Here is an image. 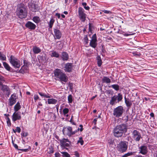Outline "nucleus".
<instances>
[{
    "mask_svg": "<svg viewBox=\"0 0 157 157\" xmlns=\"http://www.w3.org/2000/svg\"><path fill=\"white\" fill-rule=\"evenodd\" d=\"M105 93L108 94H110L111 95H113L114 93L113 91L111 90H106L105 91Z\"/></svg>",
    "mask_w": 157,
    "mask_h": 157,
    "instance_id": "obj_41",
    "label": "nucleus"
},
{
    "mask_svg": "<svg viewBox=\"0 0 157 157\" xmlns=\"http://www.w3.org/2000/svg\"><path fill=\"white\" fill-rule=\"evenodd\" d=\"M108 143L109 145H113L115 144L114 140L112 139H109L108 140Z\"/></svg>",
    "mask_w": 157,
    "mask_h": 157,
    "instance_id": "obj_35",
    "label": "nucleus"
},
{
    "mask_svg": "<svg viewBox=\"0 0 157 157\" xmlns=\"http://www.w3.org/2000/svg\"><path fill=\"white\" fill-rule=\"evenodd\" d=\"M25 27L31 30H34L36 28V25L30 21H28L25 24Z\"/></svg>",
    "mask_w": 157,
    "mask_h": 157,
    "instance_id": "obj_15",
    "label": "nucleus"
},
{
    "mask_svg": "<svg viewBox=\"0 0 157 157\" xmlns=\"http://www.w3.org/2000/svg\"><path fill=\"white\" fill-rule=\"evenodd\" d=\"M5 81L4 77L1 75H0V85L3 83Z\"/></svg>",
    "mask_w": 157,
    "mask_h": 157,
    "instance_id": "obj_44",
    "label": "nucleus"
},
{
    "mask_svg": "<svg viewBox=\"0 0 157 157\" xmlns=\"http://www.w3.org/2000/svg\"><path fill=\"white\" fill-rule=\"evenodd\" d=\"M0 59L2 60H6V56L0 52Z\"/></svg>",
    "mask_w": 157,
    "mask_h": 157,
    "instance_id": "obj_37",
    "label": "nucleus"
},
{
    "mask_svg": "<svg viewBox=\"0 0 157 157\" xmlns=\"http://www.w3.org/2000/svg\"><path fill=\"white\" fill-rule=\"evenodd\" d=\"M132 137L136 142H139L142 138L140 133L136 130H134L132 132Z\"/></svg>",
    "mask_w": 157,
    "mask_h": 157,
    "instance_id": "obj_9",
    "label": "nucleus"
},
{
    "mask_svg": "<svg viewBox=\"0 0 157 157\" xmlns=\"http://www.w3.org/2000/svg\"><path fill=\"white\" fill-rule=\"evenodd\" d=\"M48 104H55L56 103L57 101L56 99L53 98H50L48 99Z\"/></svg>",
    "mask_w": 157,
    "mask_h": 157,
    "instance_id": "obj_24",
    "label": "nucleus"
},
{
    "mask_svg": "<svg viewBox=\"0 0 157 157\" xmlns=\"http://www.w3.org/2000/svg\"><path fill=\"white\" fill-rule=\"evenodd\" d=\"M17 14L19 17L21 19L26 17L27 15V11L26 7L23 4L19 7L17 12Z\"/></svg>",
    "mask_w": 157,
    "mask_h": 157,
    "instance_id": "obj_3",
    "label": "nucleus"
},
{
    "mask_svg": "<svg viewBox=\"0 0 157 157\" xmlns=\"http://www.w3.org/2000/svg\"><path fill=\"white\" fill-rule=\"evenodd\" d=\"M58 140L60 142L61 146L63 149L64 148L67 150H68V147H69L71 142L68 139L63 138L61 140Z\"/></svg>",
    "mask_w": 157,
    "mask_h": 157,
    "instance_id": "obj_8",
    "label": "nucleus"
},
{
    "mask_svg": "<svg viewBox=\"0 0 157 157\" xmlns=\"http://www.w3.org/2000/svg\"><path fill=\"white\" fill-rule=\"evenodd\" d=\"M64 70L66 71L70 72L71 71L72 64L71 63H67L65 65Z\"/></svg>",
    "mask_w": 157,
    "mask_h": 157,
    "instance_id": "obj_18",
    "label": "nucleus"
},
{
    "mask_svg": "<svg viewBox=\"0 0 157 157\" xmlns=\"http://www.w3.org/2000/svg\"><path fill=\"white\" fill-rule=\"evenodd\" d=\"M12 120L15 121L17 120H20L21 119V117L20 115V113L19 112H15L12 115Z\"/></svg>",
    "mask_w": 157,
    "mask_h": 157,
    "instance_id": "obj_16",
    "label": "nucleus"
},
{
    "mask_svg": "<svg viewBox=\"0 0 157 157\" xmlns=\"http://www.w3.org/2000/svg\"><path fill=\"white\" fill-rule=\"evenodd\" d=\"M56 16H57L58 18H60V14L59 13H56Z\"/></svg>",
    "mask_w": 157,
    "mask_h": 157,
    "instance_id": "obj_63",
    "label": "nucleus"
},
{
    "mask_svg": "<svg viewBox=\"0 0 157 157\" xmlns=\"http://www.w3.org/2000/svg\"><path fill=\"white\" fill-rule=\"evenodd\" d=\"M128 142L125 141H121L117 144L116 147L117 150L121 153L126 152L128 149Z\"/></svg>",
    "mask_w": 157,
    "mask_h": 157,
    "instance_id": "obj_4",
    "label": "nucleus"
},
{
    "mask_svg": "<svg viewBox=\"0 0 157 157\" xmlns=\"http://www.w3.org/2000/svg\"><path fill=\"white\" fill-rule=\"evenodd\" d=\"M7 124L8 126H11V122H10V121L7 120Z\"/></svg>",
    "mask_w": 157,
    "mask_h": 157,
    "instance_id": "obj_60",
    "label": "nucleus"
},
{
    "mask_svg": "<svg viewBox=\"0 0 157 157\" xmlns=\"http://www.w3.org/2000/svg\"><path fill=\"white\" fill-rule=\"evenodd\" d=\"M124 111L123 107L120 105L114 109L113 114L115 117L119 118L122 116Z\"/></svg>",
    "mask_w": 157,
    "mask_h": 157,
    "instance_id": "obj_5",
    "label": "nucleus"
},
{
    "mask_svg": "<svg viewBox=\"0 0 157 157\" xmlns=\"http://www.w3.org/2000/svg\"><path fill=\"white\" fill-rule=\"evenodd\" d=\"M86 14H81L79 15V18L80 20L82 22H84L86 19Z\"/></svg>",
    "mask_w": 157,
    "mask_h": 157,
    "instance_id": "obj_31",
    "label": "nucleus"
},
{
    "mask_svg": "<svg viewBox=\"0 0 157 157\" xmlns=\"http://www.w3.org/2000/svg\"><path fill=\"white\" fill-rule=\"evenodd\" d=\"M84 10L82 8L79 7V15L81 14H85L84 13Z\"/></svg>",
    "mask_w": 157,
    "mask_h": 157,
    "instance_id": "obj_42",
    "label": "nucleus"
},
{
    "mask_svg": "<svg viewBox=\"0 0 157 157\" xmlns=\"http://www.w3.org/2000/svg\"><path fill=\"white\" fill-rule=\"evenodd\" d=\"M54 74L55 76L60 82H67L68 79L67 76L61 70L56 69L54 71Z\"/></svg>",
    "mask_w": 157,
    "mask_h": 157,
    "instance_id": "obj_2",
    "label": "nucleus"
},
{
    "mask_svg": "<svg viewBox=\"0 0 157 157\" xmlns=\"http://www.w3.org/2000/svg\"><path fill=\"white\" fill-rule=\"evenodd\" d=\"M55 21L53 18H51L49 22V26L50 28H51L52 27L53 24L54 22Z\"/></svg>",
    "mask_w": 157,
    "mask_h": 157,
    "instance_id": "obj_36",
    "label": "nucleus"
},
{
    "mask_svg": "<svg viewBox=\"0 0 157 157\" xmlns=\"http://www.w3.org/2000/svg\"><path fill=\"white\" fill-rule=\"evenodd\" d=\"M82 6H83L85 10H89L90 8L88 6H86L87 5V4L86 3V2L82 3Z\"/></svg>",
    "mask_w": 157,
    "mask_h": 157,
    "instance_id": "obj_40",
    "label": "nucleus"
},
{
    "mask_svg": "<svg viewBox=\"0 0 157 157\" xmlns=\"http://www.w3.org/2000/svg\"><path fill=\"white\" fill-rule=\"evenodd\" d=\"M3 65L7 71H10L11 68L10 66L6 62H3Z\"/></svg>",
    "mask_w": 157,
    "mask_h": 157,
    "instance_id": "obj_28",
    "label": "nucleus"
},
{
    "mask_svg": "<svg viewBox=\"0 0 157 157\" xmlns=\"http://www.w3.org/2000/svg\"><path fill=\"white\" fill-rule=\"evenodd\" d=\"M62 59L63 60H67L68 59V55L66 52H63L62 54Z\"/></svg>",
    "mask_w": 157,
    "mask_h": 157,
    "instance_id": "obj_23",
    "label": "nucleus"
},
{
    "mask_svg": "<svg viewBox=\"0 0 157 157\" xmlns=\"http://www.w3.org/2000/svg\"><path fill=\"white\" fill-rule=\"evenodd\" d=\"M37 58L39 63H46L48 60L47 55L44 53H41L38 56Z\"/></svg>",
    "mask_w": 157,
    "mask_h": 157,
    "instance_id": "obj_11",
    "label": "nucleus"
},
{
    "mask_svg": "<svg viewBox=\"0 0 157 157\" xmlns=\"http://www.w3.org/2000/svg\"><path fill=\"white\" fill-rule=\"evenodd\" d=\"M16 130H17V132L18 133H20L21 132V128L19 127H17Z\"/></svg>",
    "mask_w": 157,
    "mask_h": 157,
    "instance_id": "obj_59",
    "label": "nucleus"
},
{
    "mask_svg": "<svg viewBox=\"0 0 157 157\" xmlns=\"http://www.w3.org/2000/svg\"><path fill=\"white\" fill-rule=\"evenodd\" d=\"M97 64L98 67H101L102 63V61L101 57L100 56H98L97 58Z\"/></svg>",
    "mask_w": 157,
    "mask_h": 157,
    "instance_id": "obj_27",
    "label": "nucleus"
},
{
    "mask_svg": "<svg viewBox=\"0 0 157 157\" xmlns=\"http://www.w3.org/2000/svg\"><path fill=\"white\" fill-rule=\"evenodd\" d=\"M34 99L35 102L37 100L40 99L39 96L37 95H35L34 96Z\"/></svg>",
    "mask_w": 157,
    "mask_h": 157,
    "instance_id": "obj_50",
    "label": "nucleus"
},
{
    "mask_svg": "<svg viewBox=\"0 0 157 157\" xmlns=\"http://www.w3.org/2000/svg\"><path fill=\"white\" fill-rule=\"evenodd\" d=\"M12 143H13V146L16 149H17V150H18V149H19L18 148V147L17 146V145L16 144H15L13 140H12Z\"/></svg>",
    "mask_w": 157,
    "mask_h": 157,
    "instance_id": "obj_53",
    "label": "nucleus"
},
{
    "mask_svg": "<svg viewBox=\"0 0 157 157\" xmlns=\"http://www.w3.org/2000/svg\"><path fill=\"white\" fill-rule=\"evenodd\" d=\"M33 50L35 54H37L40 53L41 51V49L38 47L36 46H34L33 48Z\"/></svg>",
    "mask_w": 157,
    "mask_h": 157,
    "instance_id": "obj_26",
    "label": "nucleus"
},
{
    "mask_svg": "<svg viewBox=\"0 0 157 157\" xmlns=\"http://www.w3.org/2000/svg\"><path fill=\"white\" fill-rule=\"evenodd\" d=\"M139 153L143 155H145L148 152L147 147L144 145H141L139 147Z\"/></svg>",
    "mask_w": 157,
    "mask_h": 157,
    "instance_id": "obj_13",
    "label": "nucleus"
},
{
    "mask_svg": "<svg viewBox=\"0 0 157 157\" xmlns=\"http://www.w3.org/2000/svg\"><path fill=\"white\" fill-rule=\"evenodd\" d=\"M55 156L56 157H60V155L58 153H56L55 154Z\"/></svg>",
    "mask_w": 157,
    "mask_h": 157,
    "instance_id": "obj_62",
    "label": "nucleus"
},
{
    "mask_svg": "<svg viewBox=\"0 0 157 157\" xmlns=\"http://www.w3.org/2000/svg\"><path fill=\"white\" fill-rule=\"evenodd\" d=\"M24 65L27 66H28L30 64V63L27 61L26 60H24Z\"/></svg>",
    "mask_w": 157,
    "mask_h": 157,
    "instance_id": "obj_48",
    "label": "nucleus"
},
{
    "mask_svg": "<svg viewBox=\"0 0 157 157\" xmlns=\"http://www.w3.org/2000/svg\"><path fill=\"white\" fill-rule=\"evenodd\" d=\"M72 130V128L71 127L68 126L64 127L62 131L64 135H67L70 136H71V131Z\"/></svg>",
    "mask_w": 157,
    "mask_h": 157,
    "instance_id": "obj_12",
    "label": "nucleus"
},
{
    "mask_svg": "<svg viewBox=\"0 0 157 157\" xmlns=\"http://www.w3.org/2000/svg\"><path fill=\"white\" fill-rule=\"evenodd\" d=\"M84 41L86 42V44H87L88 43V39L87 37H84Z\"/></svg>",
    "mask_w": 157,
    "mask_h": 157,
    "instance_id": "obj_56",
    "label": "nucleus"
},
{
    "mask_svg": "<svg viewBox=\"0 0 157 157\" xmlns=\"http://www.w3.org/2000/svg\"><path fill=\"white\" fill-rule=\"evenodd\" d=\"M93 27V26L90 23L89 25V31L90 32H92V28Z\"/></svg>",
    "mask_w": 157,
    "mask_h": 157,
    "instance_id": "obj_47",
    "label": "nucleus"
},
{
    "mask_svg": "<svg viewBox=\"0 0 157 157\" xmlns=\"http://www.w3.org/2000/svg\"><path fill=\"white\" fill-rule=\"evenodd\" d=\"M127 126L125 124L117 125L114 129L113 135L116 137H121L124 133L127 132Z\"/></svg>",
    "mask_w": 157,
    "mask_h": 157,
    "instance_id": "obj_1",
    "label": "nucleus"
},
{
    "mask_svg": "<svg viewBox=\"0 0 157 157\" xmlns=\"http://www.w3.org/2000/svg\"><path fill=\"white\" fill-rule=\"evenodd\" d=\"M134 152H128L127 153V154L128 156H130L132 155H133L134 154Z\"/></svg>",
    "mask_w": 157,
    "mask_h": 157,
    "instance_id": "obj_55",
    "label": "nucleus"
},
{
    "mask_svg": "<svg viewBox=\"0 0 157 157\" xmlns=\"http://www.w3.org/2000/svg\"><path fill=\"white\" fill-rule=\"evenodd\" d=\"M97 42L96 41L91 40L90 43V46L95 48L97 45Z\"/></svg>",
    "mask_w": 157,
    "mask_h": 157,
    "instance_id": "obj_25",
    "label": "nucleus"
},
{
    "mask_svg": "<svg viewBox=\"0 0 157 157\" xmlns=\"http://www.w3.org/2000/svg\"><path fill=\"white\" fill-rule=\"evenodd\" d=\"M102 83H109L111 82L110 79L108 77L105 76H104L102 79Z\"/></svg>",
    "mask_w": 157,
    "mask_h": 157,
    "instance_id": "obj_22",
    "label": "nucleus"
},
{
    "mask_svg": "<svg viewBox=\"0 0 157 157\" xmlns=\"http://www.w3.org/2000/svg\"><path fill=\"white\" fill-rule=\"evenodd\" d=\"M33 21L36 23H38L40 21V17L38 16H35L33 18Z\"/></svg>",
    "mask_w": 157,
    "mask_h": 157,
    "instance_id": "obj_33",
    "label": "nucleus"
},
{
    "mask_svg": "<svg viewBox=\"0 0 157 157\" xmlns=\"http://www.w3.org/2000/svg\"><path fill=\"white\" fill-rule=\"evenodd\" d=\"M109 88L112 87L115 90L117 91L119 89V86L118 84H113L109 86Z\"/></svg>",
    "mask_w": 157,
    "mask_h": 157,
    "instance_id": "obj_32",
    "label": "nucleus"
},
{
    "mask_svg": "<svg viewBox=\"0 0 157 157\" xmlns=\"http://www.w3.org/2000/svg\"><path fill=\"white\" fill-rule=\"evenodd\" d=\"M28 67L25 65H23L22 67L19 70V72L20 73L24 74L27 72L28 70Z\"/></svg>",
    "mask_w": 157,
    "mask_h": 157,
    "instance_id": "obj_21",
    "label": "nucleus"
},
{
    "mask_svg": "<svg viewBox=\"0 0 157 157\" xmlns=\"http://www.w3.org/2000/svg\"><path fill=\"white\" fill-rule=\"evenodd\" d=\"M51 56L52 57H55L56 58H59V55L58 53L56 51H53L51 55Z\"/></svg>",
    "mask_w": 157,
    "mask_h": 157,
    "instance_id": "obj_34",
    "label": "nucleus"
},
{
    "mask_svg": "<svg viewBox=\"0 0 157 157\" xmlns=\"http://www.w3.org/2000/svg\"><path fill=\"white\" fill-rule=\"evenodd\" d=\"M21 108L20 103L17 102L14 106V110L15 112L17 111Z\"/></svg>",
    "mask_w": 157,
    "mask_h": 157,
    "instance_id": "obj_29",
    "label": "nucleus"
},
{
    "mask_svg": "<svg viewBox=\"0 0 157 157\" xmlns=\"http://www.w3.org/2000/svg\"><path fill=\"white\" fill-rule=\"evenodd\" d=\"M102 12H104V13H106V14H109V13H111V12L109 10H103L102 11Z\"/></svg>",
    "mask_w": 157,
    "mask_h": 157,
    "instance_id": "obj_52",
    "label": "nucleus"
},
{
    "mask_svg": "<svg viewBox=\"0 0 157 157\" xmlns=\"http://www.w3.org/2000/svg\"><path fill=\"white\" fill-rule=\"evenodd\" d=\"M91 40L97 41V38L96 34L95 33L93 35Z\"/></svg>",
    "mask_w": 157,
    "mask_h": 157,
    "instance_id": "obj_45",
    "label": "nucleus"
},
{
    "mask_svg": "<svg viewBox=\"0 0 157 157\" xmlns=\"http://www.w3.org/2000/svg\"><path fill=\"white\" fill-rule=\"evenodd\" d=\"M68 86L70 90H71L73 89V84L71 83H69L68 84Z\"/></svg>",
    "mask_w": 157,
    "mask_h": 157,
    "instance_id": "obj_51",
    "label": "nucleus"
},
{
    "mask_svg": "<svg viewBox=\"0 0 157 157\" xmlns=\"http://www.w3.org/2000/svg\"><path fill=\"white\" fill-rule=\"evenodd\" d=\"M97 119L96 118L94 119L93 121V123H94L95 125H96L97 124Z\"/></svg>",
    "mask_w": 157,
    "mask_h": 157,
    "instance_id": "obj_64",
    "label": "nucleus"
},
{
    "mask_svg": "<svg viewBox=\"0 0 157 157\" xmlns=\"http://www.w3.org/2000/svg\"><path fill=\"white\" fill-rule=\"evenodd\" d=\"M63 157H71L70 155L66 152H62Z\"/></svg>",
    "mask_w": 157,
    "mask_h": 157,
    "instance_id": "obj_39",
    "label": "nucleus"
},
{
    "mask_svg": "<svg viewBox=\"0 0 157 157\" xmlns=\"http://www.w3.org/2000/svg\"><path fill=\"white\" fill-rule=\"evenodd\" d=\"M9 88L8 86L6 85H3L2 84L0 85V90H2L3 92L9 91Z\"/></svg>",
    "mask_w": 157,
    "mask_h": 157,
    "instance_id": "obj_20",
    "label": "nucleus"
},
{
    "mask_svg": "<svg viewBox=\"0 0 157 157\" xmlns=\"http://www.w3.org/2000/svg\"><path fill=\"white\" fill-rule=\"evenodd\" d=\"M38 93L42 97H45L46 98H50L51 97V95L48 94H46L42 92H39Z\"/></svg>",
    "mask_w": 157,
    "mask_h": 157,
    "instance_id": "obj_30",
    "label": "nucleus"
},
{
    "mask_svg": "<svg viewBox=\"0 0 157 157\" xmlns=\"http://www.w3.org/2000/svg\"><path fill=\"white\" fill-rule=\"evenodd\" d=\"M79 127H80V128H79V130H80V132L82 131L83 130V125L82 124H80L79 125Z\"/></svg>",
    "mask_w": 157,
    "mask_h": 157,
    "instance_id": "obj_57",
    "label": "nucleus"
},
{
    "mask_svg": "<svg viewBox=\"0 0 157 157\" xmlns=\"http://www.w3.org/2000/svg\"><path fill=\"white\" fill-rule=\"evenodd\" d=\"M17 98V97L16 96V94H12L10 99H9V104L10 106H12L16 102V99Z\"/></svg>",
    "mask_w": 157,
    "mask_h": 157,
    "instance_id": "obj_14",
    "label": "nucleus"
},
{
    "mask_svg": "<svg viewBox=\"0 0 157 157\" xmlns=\"http://www.w3.org/2000/svg\"><path fill=\"white\" fill-rule=\"evenodd\" d=\"M54 32L55 36V39H60L62 36V33L61 31L58 29L54 28Z\"/></svg>",
    "mask_w": 157,
    "mask_h": 157,
    "instance_id": "obj_17",
    "label": "nucleus"
},
{
    "mask_svg": "<svg viewBox=\"0 0 157 157\" xmlns=\"http://www.w3.org/2000/svg\"><path fill=\"white\" fill-rule=\"evenodd\" d=\"M21 135L23 137H25L28 135V133L27 132H22Z\"/></svg>",
    "mask_w": 157,
    "mask_h": 157,
    "instance_id": "obj_54",
    "label": "nucleus"
},
{
    "mask_svg": "<svg viewBox=\"0 0 157 157\" xmlns=\"http://www.w3.org/2000/svg\"><path fill=\"white\" fill-rule=\"evenodd\" d=\"M34 1H31L29 3V7L31 11L33 12H36L38 10V5L35 4Z\"/></svg>",
    "mask_w": 157,
    "mask_h": 157,
    "instance_id": "obj_10",
    "label": "nucleus"
},
{
    "mask_svg": "<svg viewBox=\"0 0 157 157\" xmlns=\"http://www.w3.org/2000/svg\"><path fill=\"white\" fill-rule=\"evenodd\" d=\"M69 109L68 108H65L63 109V114L66 115V114L68 113L69 112Z\"/></svg>",
    "mask_w": 157,
    "mask_h": 157,
    "instance_id": "obj_43",
    "label": "nucleus"
},
{
    "mask_svg": "<svg viewBox=\"0 0 157 157\" xmlns=\"http://www.w3.org/2000/svg\"><path fill=\"white\" fill-rule=\"evenodd\" d=\"M31 148L30 146H28V148L26 149H19L18 150L21 151H24L25 152H27L29 151H30L31 150Z\"/></svg>",
    "mask_w": 157,
    "mask_h": 157,
    "instance_id": "obj_38",
    "label": "nucleus"
},
{
    "mask_svg": "<svg viewBox=\"0 0 157 157\" xmlns=\"http://www.w3.org/2000/svg\"><path fill=\"white\" fill-rule=\"evenodd\" d=\"M68 100L69 103H71L72 101V98H68Z\"/></svg>",
    "mask_w": 157,
    "mask_h": 157,
    "instance_id": "obj_58",
    "label": "nucleus"
},
{
    "mask_svg": "<svg viewBox=\"0 0 157 157\" xmlns=\"http://www.w3.org/2000/svg\"><path fill=\"white\" fill-rule=\"evenodd\" d=\"M77 131H78V128L77 129V130H76L73 132H72V130L71 131V135L75 134V133L77 132Z\"/></svg>",
    "mask_w": 157,
    "mask_h": 157,
    "instance_id": "obj_61",
    "label": "nucleus"
},
{
    "mask_svg": "<svg viewBox=\"0 0 157 157\" xmlns=\"http://www.w3.org/2000/svg\"><path fill=\"white\" fill-rule=\"evenodd\" d=\"M132 53L134 56H136L138 57L140 56L141 55L140 53H138L136 52H133Z\"/></svg>",
    "mask_w": 157,
    "mask_h": 157,
    "instance_id": "obj_46",
    "label": "nucleus"
},
{
    "mask_svg": "<svg viewBox=\"0 0 157 157\" xmlns=\"http://www.w3.org/2000/svg\"><path fill=\"white\" fill-rule=\"evenodd\" d=\"M79 143H80L81 145H83L84 143V141L82 140V137L79 138Z\"/></svg>",
    "mask_w": 157,
    "mask_h": 157,
    "instance_id": "obj_49",
    "label": "nucleus"
},
{
    "mask_svg": "<svg viewBox=\"0 0 157 157\" xmlns=\"http://www.w3.org/2000/svg\"><path fill=\"white\" fill-rule=\"evenodd\" d=\"M10 62L15 68H19L20 66L19 60L14 56L11 55L9 59Z\"/></svg>",
    "mask_w": 157,
    "mask_h": 157,
    "instance_id": "obj_7",
    "label": "nucleus"
},
{
    "mask_svg": "<svg viewBox=\"0 0 157 157\" xmlns=\"http://www.w3.org/2000/svg\"><path fill=\"white\" fill-rule=\"evenodd\" d=\"M123 95L121 93H118L117 95H114L111 98L109 104L110 105H113L116 103H119L122 101Z\"/></svg>",
    "mask_w": 157,
    "mask_h": 157,
    "instance_id": "obj_6",
    "label": "nucleus"
},
{
    "mask_svg": "<svg viewBox=\"0 0 157 157\" xmlns=\"http://www.w3.org/2000/svg\"><path fill=\"white\" fill-rule=\"evenodd\" d=\"M125 100V103L126 104V106L128 108H130L132 105V101H131L130 99L128 98H126V96L124 97Z\"/></svg>",
    "mask_w": 157,
    "mask_h": 157,
    "instance_id": "obj_19",
    "label": "nucleus"
}]
</instances>
